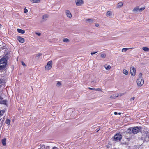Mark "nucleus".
<instances>
[{
	"label": "nucleus",
	"mask_w": 149,
	"mask_h": 149,
	"mask_svg": "<svg viewBox=\"0 0 149 149\" xmlns=\"http://www.w3.org/2000/svg\"><path fill=\"white\" fill-rule=\"evenodd\" d=\"M104 67L106 70H109L110 69L111 67L109 65H105Z\"/></svg>",
	"instance_id": "obj_18"
},
{
	"label": "nucleus",
	"mask_w": 149,
	"mask_h": 149,
	"mask_svg": "<svg viewBox=\"0 0 149 149\" xmlns=\"http://www.w3.org/2000/svg\"><path fill=\"white\" fill-rule=\"evenodd\" d=\"M66 13L67 16L69 18H71L72 17V15L70 12L68 10L66 11Z\"/></svg>",
	"instance_id": "obj_10"
},
{
	"label": "nucleus",
	"mask_w": 149,
	"mask_h": 149,
	"mask_svg": "<svg viewBox=\"0 0 149 149\" xmlns=\"http://www.w3.org/2000/svg\"><path fill=\"white\" fill-rule=\"evenodd\" d=\"M141 128L140 127H132V132L134 134H136L139 132H140Z\"/></svg>",
	"instance_id": "obj_2"
},
{
	"label": "nucleus",
	"mask_w": 149,
	"mask_h": 149,
	"mask_svg": "<svg viewBox=\"0 0 149 149\" xmlns=\"http://www.w3.org/2000/svg\"><path fill=\"white\" fill-rule=\"evenodd\" d=\"M88 89H89L90 90H95V88H92L90 87L88 88Z\"/></svg>",
	"instance_id": "obj_34"
},
{
	"label": "nucleus",
	"mask_w": 149,
	"mask_h": 149,
	"mask_svg": "<svg viewBox=\"0 0 149 149\" xmlns=\"http://www.w3.org/2000/svg\"><path fill=\"white\" fill-rule=\"evenodd\" d=\"M145 51H149V48L147 47H143L142 48Z\"/></svg>",
	"instance_id": "obj_22"
},
{
	"label": "nucleus",
	"mask_w": 149,
	"mask_h": 149,
	"mask_svg": "<svg viewBox=\"0 0 149 149\" xmlns=\"http://www.w3.org/2000/svg\"><path fill=\"white\" fill-rule=\"evenodd\" d=\"M31 2L33 3H39L40 1V0H30Z\"/></svg>",
	"instance_id": "obj_15"
},
{
	"label": "nucleus",
	"mask_w": 149,
	"mask_h": 149,
	"mask_svg": "<svg viewBox=\"0 0 149 149\" xmlns=\"http://www.w3.org/2000/svg\"><path fill=\"white\" fill-rule=\"evenodd\" d=\"M17 39L19 41L22 43H23L24 42V39L20 37H18L17 38Z\"/></svg>",
	"instance_id": "obj_11"
},
{
	"label": "nucleus",
	"mask_w": 149,
	"mask_h": 149,
	"mask_svg": "<svg viewBox=\"0 0 149 149\" xmlns=\"http://www.w3.org/2000/svg\"><path fill=\"white\" fill-rule=\"evenodd\" d=\"M7 64V61L6 58L0 59V70H3L6 68Z\"/></svg>",
	"instance_id": "obj_1"
},
{
	"label": "nucleus",
	"mask_w": 149,
	"mask_h": 149,
	"mask_svg": "<svg viewBox=\"0 0 149 149\" xmlns=\"http://www.w3.org/2000/svg\"><path fill=\"white\" fill-rule=\"evenodd\" d=\"M123 5V3L122 2H119L118 5L117 7L119 8Z\"/></svg>",
	"instance_id": "obj_20"
},
{
	"label": "nucleus",
	"mask_w": 149,
	"mask_h": 149,
	"mask_svg": "<svg viewBox=\"0 0 149 149\" xmlns=\"http://www.w3.org/2000/svg\"><path fill=\"white\" fill-rule=\"evenodd\" d=\"M83 1L82 0H76V5L78 6L81 5L83 3Z\"/></svg>",
	"instance_id": "obj_8"
},
{
	"label": "nucleus",
	"mask_w": 149,
	"mask_h": 149,
	"mask_svg": "<svg viewBox=\"0 0 149 149\" xmlns=\"http://www.w3.org/2000/svg\"><path fill=\"white\" fill-rule=\"evenodd\" d=\"M52 66V62L51 61H48L45 67V69L46 70H49L50 69Z\"/></svg>",
	"instance_id": "obj_4"
},
{
	"label": "nucleus",
	"mask_w": 149,
	"mask_h": 149,
	"mask_svg": "<svg viewBox=\"0 0 149 149\" xmlns=\"http://www.w3.org/2000/svg\"><path fill=\"white\" fill-rule=\"evenodd\" d=\"M57 85L58 86L61 85V83L60 82H58L57 83Z\"/></svg>",
	"instance_id": "obj_35"
},
{
	"label": "nucleus",
	"mask_w": 149,
	"mask_h": 149,
	"mask_svg": "<svg viewBox=\"0 0 149 149\" xmlns=\"http://www.w3.org/2000/svg\"><path fill=\"white\" fill-rule=\"evenodd\" d=\"M95 90L96 91H99L101 92H102V90L100 88H97V89H95Z\"/></svg>",
	"instance_id": "obj_29"
},
{
	"label": "nucleus",
	"mask_w": 149,
	"mask_h": 149,
	"mask_svg": "<svg viewBox=\"0 0 149 149\" xmlns=\"http://www.w3.org/2000/svg\"><path fill=\"white\" fill-rule=\"evenodd\" d=\"M5 123L6 124L10 125V120L9 119H7L6 120Z\"/></svg>",
	"instance_id": "obj_16"
},
{
	"label": "nucleus",
	"mask_w": 149,
	"mask_h": 149,
	"mask_svg": "<svg viewBox=\"0 0 149 149\" xmlns=\"http://www.w3.org/2000/svg\"><path fill=\"white\" fill-rule=\"evenodd\" d=\"M99 130H97V132H98Z\"/></svg>",
	"instance_id": "obj_43"
},
{
	"label": "nucleus",
	"mask_w": 149,
	"mask_h": 149,
	"mask_svg": "<svg viewBox=\"0 0 149 149\" xmlns=\"http://www.w3.org/2000/svg\"><path fill=\"white\" fill-rule=\"evenodd\" d=\"M109 146H108V147H107V148H109Z\"/></svg>",
	"instance_id": "obj_47"
},
{
	"label": "nucleus",
	"mask_w": 149,
	"mask_h": 149,
	"mask_svg": "<svg viewBox=\"0 0 149 149\" xmlns=\"http://www.w3.org/2000/svg\"><path fill=\"white\" fill-rule=\"evenodd\" d=\"M145 9V7H143L140 8H139V7H137L133 9V11L137 12H141L142 11L144 10Z\"/></svg>",
	"instance_id": "obj_6"
},
{
	"label": "nucleus",
	"mask_w": 149,
	"mask_h": 149,
	"mask_svg": "<svg viewBox=\"0 0 149 149\" xmlns=\"http://www.w3.org/2000/svg\"><path fill=\"white\" fill-rule=\"evenodd\" d=\"M112 14V12L111 11H108L107 12L106 16L107 17L110 16Z\"/></svg>",
	"instance_id": "obj_17"
},
{
	"label": "nucleus",
	"mask_w": 149,
	"mask_h": 149,
	"mask_svg": "<svg viewBox=\"0 0 149 149\" xmlns=\"http://www.w3.org/2000/svg\"><path fill=\"white\" fill-rule=\"evenodd\" d=\"M123 72L124 74H127L128 73V71L126 70L125 69L123 70Z\"/></svg>",
	"instance_id": "obj_21"
},
{
	"label": "nucleus",
	"mask_w": 149,
	"mask_h": 149,
	"mask_svg": "<svg viewBox=\"0 0 149 149\" xmlns=\"http://www.w3.org/2000/svg\"><path fill=\"white\" fill-rule=\"evenodd\" d=\"M117 113L116 112H114V114L115 115H116V114H117Z\"/></svg>",
	"instance_id": "obj_42"
},
{
	"label": "nucleus",
	"mask_w": 149,
	"mask_h": 149,
	"mask_svg": "<svg viewBox=\"0 0 149 149\" xmlns=\"http://www.w3.org/2000/svg\"><path fill=\"white\" fill-rule=\"evenodd\" d=\"M129 49L127 48H123L122 49V52H125Z\"/></svg>",
	"instance_id": "obj_23"
},
{
	"label": "nucleus",
	"mask_w": 149,
	"mask_h": 149,
	"mask_svg": "<svg viewBox=\"0 0 149 149\" xmlns=\"http://www.w3.org/2000/svg\"><path fill=\"white\" fill-rule=\"evenodd\" d=\"M1 119H0V121H1Z\"/></svg>",
	"instance_id": "obj_50"
},
{
	"label": "nucleus",
	"mask_w": 149,
	"mask_h": 149,
	"mask_svg": "<svg viewBox=\"0 0 149 149\" xmlns=\"http://www.w3.org/2000/svg\"><path fill=\"white\" fill-rule=\"evenodd\" d=\"M117 97V96H116V97ZM116 97V96L114 95H112L110 97V98H115Z\"/></svg>",
	"instance_id": "obj_25"
},
{
	"label": "nucleus",
	"mask_w": 149,
	"mask_h": 149,
	"mask_svg": "<svg viewBox=\"0 0 149 149\" xmlns=\"http://www.w3.org/2000/svg\"><path fill=\"white\" fill-rule=\"evenodd\" d=\"M132 127H131L128 128L127 130V132L130 134H131L133 133V132H132Z\"/></svg>",
	"instance_id": "obj_13"
},
{
	"label": "nucleus",
	"mask_w": 149,
	"mask_h": 149,
	"mask_svg": "<svg viewBox=\"0 0 149 149\" xmlns=\"http://www.w3.org/2000/svg\"><path fill=\"white\" fill-rule=\"evenodd\" d=\"M17 31L18 32L21 34H24L25 32L24 30L18 28L17 29Z\"/></svg>",
	"instance_id": "obj_12"
},
{
	"label": "nucleus",
	"mask_w": 149,
	"mask_h": 149,
	"mask_svg": "<svg viewBox=\"0 0 149 149\" xmlns=\"http://www.w3.org/2000/svg\"><path fill=\"white\" fill-rule=\"evenodd\" d=\"M109 146H108V147H107V148H109Z\"/></svg>",
	"instance_id": "obj_46"
},
{
	"label": "nucleus",
	"mask_w": 149,
	"mask_h": 149,
	"mask_svg": "<svg viewBox=\"0 0 149 149\" xmlns=\"http://www.w3.org/2000/svg\"><path fill=\"white\" fill-rule=\"evenodd\" d=\"M42 54L41 53H39L37 54L36 55V57H39V56L42 55Z\"/></svg>",
	"instance_id": "obj_28"
},
{
	"label": "nucleus",
	"mask_w": 149,
	"mask_h": 149,
	"mask_svg": "<svg viewBox=\"0 0 149 149\" xmlns=\"http://www.w3.org/2000/svg\"><path fill=\"white\" fill-rule=\"evenodd\" d=\"M118 114H119L120 115V114H121V113H118Z\"/></svg>",
	"instance_id": "obj_45"
},
{
	"label": "nucleus",
	"mask_w": 149,
	"mask_h": 149,
	"mask_svg": "<svg viewBox=\"0 0 149 149\" xmlns=\"http://www.w3.org/2000/svg\"><path fill=\"white\" fill-rule=\"evenodd\" d=\"M36 34L38 36H40L41 33H36Z\"/></svg>",
	"instance_id": "obj_33"
},
{
	"label": "nucleus",
	"mask_w": 149,
	"mask_h": 149,
	"mask_svg": "<svg viewBox=\"0 0 149 149\" xmlns=\"http://www.w3.org/2000/svg\"><path fill=\"white\" fill-rule=\"evenodd\" d=\"M38 149H49V146L41 144L40 148Z\"/></svg>",
	"instance_id": "obj_9"
},
{
	"label": "nucleus",
	"mask_w": 149,
	"mask_h": 149,
	"mask_svg": "<svg viewBox=\"0 0 149 149\" xmlns=\"http://www.w3.org/2000/svg\"><path fill=\"white\" fill-rule=\"evenodd\" d=\"M6 139L5 138H4L2 139V143L3 146H5L6 145Z\"/></svg>",
	"instance_id": "obj_14"
},
{
	"label": "nucleus",
	"mask_w": 149,
	"mask_h": 149,
	"mask_svg": "<svg viewBox=\"0 0 149 149\" xmlns=\"http://www.w3.org/2000/svg\"><path fill=\"white\" fill-rule=\"evenodd\" d=\"M28 10L26 8H24V13H26L28 12Z\"/></svg>",
	"instance_id": "obj_30"
},
{
	"label": "nucleus",
	"mask_w": 149,
	"mask_h": 149,
	"mask_svg": "<svg viewBox=\"0 0 149 149\" xmlns=\"http://www.w3.org/2000/svg\"><path fill=\"white\" fill-rule=\"evenodd\" d=\"M109 146H108V147H107V148H109Z\"/></svg>",
	"instance_id": "obj_48"
},
{
	"label": "nucleus",
	"mask_w": 149,
	"mask_h": 149,
	"mask_svg": "<svg viewBox=\"0 0 149 149\" xmlns=\"http://www.w3.org/2000/svg\"><path fill=\"white\" fill-rule=\"evenodd\" d=\"M2 116L1 111H0V117Z\"/></svg>",
	"instance_id": "obj_41"
},
{
	"label": "nucleus",
	"mask_w": 149,
	"mask_h": 149,
	"mask_svg": "<svg viewBox=\"0 0 149 149\" xmlns=\"http://www.w3.org/2000/svg\"><path fill=\"white\" fill-rule=\"evenodd\" d=\"M49 16V15L47 14L44 15L43 16L42 19H45L46 18H47Z\"/></svg>",
	"instance_id": "obj_19"
},
{
	"label": "nucleus",
	"mask_w": 149,
	"mask_h": 149,
	"mask_svg": "<svg viewBox=\"0 0 149 149\" xmlns=\"http://www.w3.org/2000/svg\"><path fill=\"white\" fill-rule=\"evenodd\" d=\"M52 149H58V148L56 147H54Z\"/></svg>",
	"instance_id": "obj_37"
},
{
	"label": "nucleus",
	"mask_w": 149,
	"mask_h": 149,
	"mask_svg": "<svg viewBox=\"0 0 149 149\" xmlns=\"http://www.w3.org/2000/svg\"><path fill=\"white\" fill-rule=\"evenodd\" d=\"M3 98L2 97L1 95L0 94V100L2 99Z\"/></svg>",
	"instance_id": "obj_40"
},
{
	"label": "nucleus",
	"mask_w": 149,
	"mask_h": 149,
	"mask_svg": "<svg viewBox=\"0 0 149 149\" xmlns=\"http://www.w3.org/2000/svg\"><path fill=\"white\" fill-rule=\"evenodd\" d=\"M114 138L115 141H119L121 139L122 136L120 134L117 133L114 135Z\"/></svg>",
	"instance_id": "obj_3"
},
{
	"label": "nucleus",
	"mask_w": 149,
	"mask_h": 149,
	"mask_svg": "<svg viewBox=\"0 0 149 149\" xmlns=\"http://www.w3.org/2000/svg\"><path fill=\"white\" fill-rule=\"evenodd\" d=\"M134 98H135V97H133L131 98V99H130V100H134Z\"/></svg>",
	"instance_id": "obj_38"
},
{
	"label": "nucleus",
	"mask_w": 149,
	"mask_h": 149,
	"mask_svg": "<svg viewBox=\"0 0 149 149\" xmlns=\"http://www.w3.org/2000/svg\"><path fill=\"white\" fill-rule=\"evenodd\" d=\"M1 24H0V28L1 27Z\"/></svg>",
	"instance_id": "obj_49"
},
{
	"label": "nucleus",
	"mask_w": 149,
	"mask_h": 149,
	"mask_svg": "<svg viewBox=\"0 0 149 149\" xmlns=\"http://www.w3.org/2000/svg\"><path fill=\"white\" fill-rule=\"evenodd\" d=\"M86 20L87 21H93V20L92 19H87Z\"/></svg>",
	"instance_id": "obj_36"
},
{
	"label": "nucleus",
	"mask_w": 149,
	"mask_h": 149,
	"mask_svg": "<svg viewBox=\"0 0 149 149\" xmlns=\"http://www.w3.org/2000/svg\"><path fill=\"white\" fill-rule=\"evenodd\" d=\"M99 130H97V132H98Z\"/></svg>",
	"instance_id": "obj_44"
},
{
	"label": "nucleus",
	"mask_w": 149,
	"mask_h": 149,
	"mask_svg": "<svg viewBox=\"0 0 149 149\" xmlns=\"http://www.w3.org/2000/svg\"><path fill=\"white\" fill-rule=\"evenodd\" d=\"M106 56V55L105 54H103L101 55V57L102 58H104Z\"/></svg>",
	"instance_id": "obj_24"
},
{
	"label": "nucleus",
	"mask_w": 149,
	"mask_h": 149,
	"mask_svg": "<svg viewBox=\"0 0 149 149\" xmlns=\"http://www.w3.org/2000/svg\"><path fill=\"white\" fill-rule=\"evenodd\" d=\"M64 42H67L69 41V40L66 38H64L63 40Z\"/></svg>",
	"instance_id": "obj_26"
},
{
	"label": "nucleus",
	"mask_w": 149,
	"mask_h": 149,
	"mask_svg": "<svg viewBox=\"0 0 149 149\" xmlns=\"http://www.w3.org/2000/svg\"><path fill=\"white\" fill-rule=\"evenodd\" d=\"M95 25L96 27H98L99 26V24H96Z\"/></svg>",
	"instance_id": "obj_39"
},
{
	"label": "nucleus",
	"mask_w": 149,
	"mask_h": 149,
	"mask_svg": "<svg viewBox=\"0 0 149 149\" xmlns=\"http://www.w3.org/2000/svg\"><path fill=\"white\" fill-rule=\"evenodd\" d=\"M142 74L141 73H140L139 74V78H141L142 77Z\"/></svg>",
	"instance_id": "obj_27"
},
{
	"label": "nucleus",
	"mask_w": 149,
	"mask_h": 149,
	"mask_svg": "<svg viewBox=\"0 0 149 149\" xmlns=\"http://www.w3.org/2000/svg\"><path fill=\"white\" fill-rule=\"evenodd\" d=\"M97 52H98L97 51V52H91V55H93L94 54H95L96 53H97Z\"/></svg>",
	"instance_id": "obj_31"
},
{
	"label": "nucleus",
	"mask_w": 149,
	"mask_h": 149,
	"mask_svg": "<svg viewBox=\"0 0 149 149\" xmlns=\"http://www.w3.org/2000/svg\"><path fill=\"white\" fill-rule=\"evenodd\" d=\"M21 63H22V65L24 66H25L26 65L25 64V63L23 61H22V62H21Z\"/></svg>",
	"instance_id": "obj_32"
},
{
	"label": "nucleus",
	"mask_w": 149,
	"mask_h": 149,
	"mask_svg": "<svg viewBox=\"0 0 149 149\" xmlns=\"http://www.w3.org/2000/svg\"><path fill=\"white\" fill-rule=\"evenodd\" d=\"M130 72L131 75L135 76L136 72V68L134 67H131L130 68Z\"/></svg>",
	"instance_id": "obj_7"
},
{
	"label": "nucleus",
	"mask_w": 149,
	"mask_h": 149,
	"mask_svg": "<svg viewBox=\"0 0 149 149\" xmlns=\"http://www.w3.org/2000/svg\"><path fill=\"white\" fill-rule=\"evenodd\" d=\"M137 83L138 86H141L144 84L143 79L141 78H138L137 80Z\"/></svg>",
	"instance_id": "obj_5"
}]
</instances>
